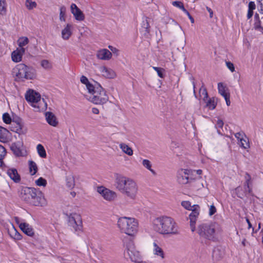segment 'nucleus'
Segmentation results:
<instances>
[{
    "mask_svg": "<svg viewBox=\"0 0 263 263\" xmlns=\"http://www.w3.org/2000/svg\"><path fill=\"white\" fill-rule=\"evenodd\" d=\"M116 187L129 200H136L138 186L135 180L126 176L116 174L115 175Z\"/></svg>",
    "mask_w": 263,
    "mask_h": 263,
    "instance_id": "nucleus-1",
    "label": "nucleus"
},
{
    "mask_svg": "<svg viewBox=\"0 0 263 263\" xmlns=\"http://www.w3.org/2000/svg\"><path fill=\"white\" fill-rule=\"evenodd\" d=\"M154 230L158 233L166 235H177L180 234L178 224L171 217L163 216L153 220Z\"/></svg>",
    "mask_w": 263,
    "mask_h": 263,
    "instance_id": "nucleus-2",
    "label": "nucleus"
},
{
    "mask_svg": "<svg viewBox=\"0 0 263 263\" xmlns=\"http://www.w3.org/2000/svg\"><path fill=\"white\" fill-rule=\"evenodd\" d=\"M21 199L30 205L44 207L47 205L44 194L39 189L34 187H25L21 193Z\"/></svg>",
    "mask_w": 263,
    "mask_h": 263,
    "instance_id": "nucleus-3",
    "label": "nucleus"
},
{
    "mask_svg": "<svg viewBox=\"0 0 263 263\" xmlns=\"http://www.w3.org/2000/svg\"><path fill=\"white\" fill-rule=\"evenodd\" d=\"M89 88L88 93L85 97L90 102L95 104L103 105L108 101V97L99 84L95 83L94 86H89Z\"/></svg>",
    "mask_w": 263,
    "mask_h": 263,
    "instance_id": "nucleus-4",
    "label": "nucleus"
},
{
    "mask_svg": "<svg viewBox=\"0 0 263 263\" xmlns=\"http://www.w3.org/2000/svg\"><path fill=\"white\" fill-rule=\"evenodd\" d=\"M138 225L137 220L131 217H120L117 222L120 231L130 236L136 235L138 231Z\"/></svg>",
    "mask_w": 263,
    "mask_h": 263,
    "instance_id": "nucleus-5",
    "label": "nucleus"
},
{
    "mask_svg": "<svg viewBox=\"0 0 263 263\" xmlns=\"http://www.w3.org/2000/svg\"><path fill=\"white\" fill-rule=\"evenodd\" d=\"M25 98L34 108V111H44L47 109V104L44 99H41L39 92L33 90H29L25 95Z\"/></svg>",
    "mask_w": 263,
    "mask_h": 263,
    "instance_id": "nucleus-6",
    "label": "nucleus"
},
{
    "mask_svg": "<svg viewBox=\"0 0 263 263\" xmlns=\"http://www.w3.org/2000/svg\"><path fill=\"white\" fill-rule=\"evenodd\" d=\"M181 205L185 209L192 211L189 215L190 226L192 232H194L196 229V223L200 213V206L197 204L191 205L189 201H183L181 202Z\"/></svg>",
    "mask_w": 263,
    "mask_h": 263,
    "instance_id": "nucleus-7",
    "label": "nucleus"
},
{
    "mask_svg": "<svg viewBox=\"0 0 263 263\" xmlns=\"http://www.w3.org/2000/svg\"><path fill=\"white\" fill-rule=\"evenodd\" d=\"M202 170L190 171L188 170L181 169L177 172V181L181 184H189L192 176L201 175Z\"/></svg>",
    "mask_w": 263,
    "mask_h": 263,
    "instance_id": "nucleus-8",
    "label": "nucleus"
},
{
    "mask_svg": "<svg viewBox=\"0 0 263 263\" xmlns=\"http://www.w3.org/2000/svg\"><path fill=\"white\" fill-rule=\"evenodd\" d=\"M32 69L25 64H20L12 69V73L18 78L32 79L34 76Z\"/></svg>",
    "mask_w": 263,
    "mask_h": 263,
    "instance_id": "nucleus-9",
    "label": "nucleus"
},
{
    "mask_svg": "<svg viewBox=\"0 0 263 263\" xmlns=\"http://www.w3.org/2000/svg\"><path fill=\"white\" fill-rule=\"evenodd\" d=\"M198 233L200 236L213 240L214 238V224L212 222L202 224L198 227Z\"/></svg>",
    "mask_w": 263,
    "mask_h": 263,
    "instance_id": "nucleus-10",
    "label": "nucleus"
},
{
    "mask_svg": "<svg viewBox=\"0 0 263 263\" xmlns=\"http://www.w3.org/2000/svg\"><path fill=\"white\" fill-rule=\"evenodd\" d=\"M126 247L125 253L127 254L130 260L136 263H140L141 255L136 250L133 242L131 241L127 243Z\"/></svg>",
    "mask_w": 263,
    "mask_h": 263,
    "instance_id": "nucleus-11",
    "label": "nucleus"
},
{
    "mask_svg": "<svg viewBox=\"0 0 263 263\" xmlns=\"http://www.w3.org/2000/svg\"><path fill=\"white\" fill-rule=\"evenodd\" d=\"M68 223L76 231H80L82 228V219L78 214H70L69 216Z\"/></svg>",
    "mask_w": 263,
    "mask_h": 263,
    "instance_id": "nucleus-12",
    "label": "nucleus"
},
{
    "mask_svg": "<svg viewBox=\"0 0 263 263\" xmlns=\"http://www.w3.org/2000/svg\"><path fill=\"white\" fill-rule=\"evenodd\" d=\"M97 191L105 200L109 202L113 201L117 197L115 192L103 186L98 187Z\"/></svg>",
    "mask_w": 263,
    "mask_h": 263,
    "instance_id": "nucleus-13",
    "label": "nucleus"
},
{
    "mask_svg": "<svg viewBox=\"0 0 263 263\" xmlns=\"http://www.w3.org/2000/svg\"><path fill=\"white\" fill-rule=\"evenodd\" d=\"M217 88L218 93L224 98L227 105L229 106L231 104L230 93L227 84L222 82L218 83Z\"/></svg>",
    "mask_w": 263,
    "mask_h": 263,
    "instance_id": "nucleus-14",
    "label": "nucleus"
},
{
    "mask_svg": "<svg viewBox=\"0 0 263 263\" xmlns=\"http://www.w3.org/2000/svg\"><path fill=\"white\" fill-rule=\"evenodd\" d=\"M190 185L193 190L198 191L204 186V180L200 175L192 176L190 179Z\"/></svg>",
    "mask_w": 263,
    "mask_h": 263,
    "instance_id": "nucleus-15",
    "label": "nucleus"
},
{
    "mask_svg": "<svg viewBox=\"0 0 263 263\" xmlns=\"http://www.w3.org/2000/svg\"><path fill=\"white\" fill-rule=\"evenodd\" d=\"M98 68L99 72L105 78L114 79L117 76L115 71L110 68H108L104 66H101L99 67Z\"/></svg>",
    "mask_w": 263,
    "mask_h": 263,
    "instance_id": "nucleus-16",
    "label": "nucleus"
},
{
    "mask_svg": "<svg viewBox=\"0 0 263 263\" xmlns=\"http://www.w3.org/2000/svg\"><path fill=\"white\" fill-rule=\"evenodd\" d=\"M251 185V184L248 183V185H247L246 183H244L243 186L242 187L243 188V192H240V190H242L241 186H238L236 188L235 192L237 196L239 198H242L248 194L251 193L252 191V188L250 186Z\"/></svg>",
    "mask_w": 263,
    "mask_h": 263,
    "instance_id": "nucleus-17",
    "label": "nucleus"
},
{
    "mask_svg": "<svg viewBox=\"0 0 263 263\" xmlns=\"http://www.w3.org/2000/svg\"><path fill=\"white\" fill-rule=\"evenodd\" d=\"M71 12L75 18L78 21H83L85 18L82 11L74 4H72L70 6Z\"/></svg>",
    "mask_w": 263,
    "mask_h": 263,
    "instance_id": "nucleus-18",
    "label": "nucleus"
},
{
    "mask_svg": "<svg viewBox=\"0 0 263 263\" xmlns=\"http://www.w3.org/2000/svg\"><path fill=\"white\" fill-rule=\"evenodd\" d=\"M23 146V143L22 142L17 141L15 143H13L11 145V149L13 152L14 154L17 156H23V153L22 150V146Z\"/></svg>",
    "mask_w": 263,
    "mask_h": 263,
    "instance_id": "nucleus-19",
    "label": "nucleus"
},
{
    "mask_svg": "<svg viewBox=\"0 0 263 263\" xmlns=\"http://www.w3.org/2000/svg\"><path fill=\"white\" fill-rule=\"evenodd\" d=\"M21 230L26 235L29 236H33L34 235V232L31 226L28 223L23 222L19 224Z\"/></svg>",
    "mask_w": 263,
    "mask_h": 263,
    "instance_id": "nucleus-20",
    "label": "nucleus"
},
{
    "mask_svg": "<svg viewBox=\"0 0 263 263\" xmlns=\"http://www.w3.org/2000/svg\"><path fill=\"white\" fill-rule=\"evenodd\" d=\"M46 120L47 123L51 126L55 127L58 124V121L55 116L51 112L48 111L45 112Z\"/></svg>",
    "mask_w": 263,
    "mask_h": 263,
    "instance_id": "nucleus-21",
    "label": "nucleus"
},
{
    "mask_svg": "<svg viewBox=\"0 0 263 263\" xmlns=\"http://www.w3.org/2000/svg\"><path fill=\"white\" fill-rule=\"evenodd\" d=\"M97 57L102 60H108L111 59L112 53L110 50H98Z\"/></svg>",
    "mask_w": 263,
    "mask_h": 263,
    "instance_id": "nucleus-22",
    "label": "nucleus"
},
{
    "mask_svg": "<svg viewBox=\"0 0 263 263\" xmlns=\"http://www.w3.org/2000/svg\"><path fill=\"white\" fill-rule=\"evenodd\" d=\"M11 130L19 134H25L27 132V129L24 128L22 124L16 122H13L11 125Z\"/></svg>",
    "mask_w": 263,
    "mask_h": 263,
    "instance_id": "nucleus-23",
    "label": "nucleus"
},
{
    "mask_svg": "<svg viewBox=\"0 0 263 263\" xmlns=\"http://www.w3.org/2000/svg\"><path fill=\"white\" fill-rule=\"evenodd\" d=\"M7 174L15 182H18L21 180L20 176L15 168H10L8 170Z\"/></svg>",
    "mask_w": 263,
    "mask_h": 263,
    "instance_id": "nucleus-24",
    "label": "nucleus"
},
{
    "mask_svg": "<svg viewBox=\"0 0 263 263\" xmlns=\"http://www.w3.org/2000/svg\"><path fill=\"white\" fill-rule=\"evenodd\" d=\"M25 50H13L11 53L12 60L16 63L22 61Z\"/></svg>",
    "mask_w": 263,
    "mask_h": 263,
    "instance_id": "nucleus-25",
    "label": "nucleus"
},
{
    "mask_svg": "<svg viewBox=\"0 0 263 263\" xmlns=\"http://www.w3.org/2000/svg\"><path fill=\"white\" fill-rule=\"evenodd\" d=\"M72 25L67 24L66 27L62 30V37L64 40H68L72 34Z\"/></svg>",
    "mask_w": 263,
    "mask_h": 263,
    "instance_id": "nucleus-26",
    "label": "nucleus"
},
{
    "mask_svg": "<svg viewBox=\"0 0 263 263\" xmlns=\"http://www.w3.org/2000/svg\"><path fill=\"white\" fill-rule=\"evenodd\" d=\"M254 28L255 30L259 31L263 34V27L261 26V22L259 14L257 13L254 15Z\"/></svg>",
    "mask_w": 263,
    "mask_h": 263,
    "instance_id": "nucleus-27",
    "label": "nucleus"
},
{
    "mask_svg": "<svg viewBox=\"0 0 263 263\" xmlns=\"http://www.w3.org/2000/svg\"><path fill=\"white\" fill-rule=\"evenodd\" d=\"M153 253L156 256L160 257L161 259L165 258V254L162 249L160 247L156 242L153 243Z\"/></svg>",
    "mask_w": 263,
    "mask_h": 263,
    "instance_id": "nucleus-28",
    "label": "nucleus"
},
{
    "mask_svg": "<svg viewBox=\"0 0 263 263\" xmlns=\"http://www.w3.org/2000/svg\"><path fill=\"white\" fill-rule=\"evenodd\" d=\"M141 32L144 36L146 37H148L149 32V25L147 18H145V20L143 21Z\"/></svg>",
    "mask_w": 263,
    "mask_h": 263,
    "instance_id": "nucleus-29",
    "label": "nucleus"
},
{
    "mask_svg": "<svg viewBox=\"0 0 263 263\" xmlns=\"http://www.w3.org/2000/svg\"><path fill=\"white\" fill-rule=\"evenodd\" d=\"M66 184L70 189H73L75 186V179L72 174L68 175L66 178Z\"/></svg>",
    "mask_w": 263,
    "mask_h": 263,
    "instance_id": "nucleus-30",
    "label": "nucleus"
},
{
    "mask_svg": "<svg viewBox=\"0 0 263 263\" xmlns=\"http://www.w3.org/2000/svg\"><path fill=\"white\" fill-rule=\"evenodd\" d=\"M142 164L145 168H146L147 170L149 171L153 175H154V176L156 175L157 173L152 168V164L149 160H147V159L142 160Z\"/></svg>",
    "mask_w": 263,
    "mask_h": 263,
    "instance_id": "nucleus-31",
    "label": "nucleus"
},
{
    "mask_svg": "<svg viewBox=\"0 0 263 263\" xmlns=\"http://www.w3.org/2000/svg\"><path fill=\"white\" fill-rule=\"evenodd\" d=\"M120 148L122 149V152L128 156H132L133 155V151L131 147L124 143H120L119 145Z\"/></svg>",
    "mask_w": 263,
    "mask_h": 263,
    "instance_id": "nucleus-32",
    "label": "nucleus"
},
{
    "mask_svg": "<svg viewBox=\"0 0 263 263\" xmlns=\"http://www.w3.org/2000/svg\"><path fill=\"white\" fill-rule=\"evenodd\" d=\"M17 43L18 46L21 48V49H25L23 47L29 43V40L27 37L22 36L18 39Z\"/></svg>",
    "mask_w": 263,
    "mask_h": 263,
    "instance_id": "nucleus-33",
    "label": "nucleus"
},
{
    "mask_svg": "<svg viewBox=\"0 0 263 263\" xmlns=\"http://www.w3.org/2000/svg\"><path fill=\"white\" fill-rule=\"evenodd\" d=\"M8 133L6 128L0 126V141L4 142L6 140Z\"/></svg>",
    "mask_w": 263,
    "mask_h": 263,
    "instance_id": "nucleus-34",
    "label": "nucleus"
},
{
    "mask_svg": "<svg viewBox=\"0 0 263 263\" xmlns=\"http://www.w3.org/2000/svg\"><path fill=\"white\" fill-rule=\"evenodd\" d=\"M10 236L14 239L20 240L21 239V234L13 227L12 229L9 231Z\"/></svg>",
    "mask_w": 263,
    "mask_h": 263,
    "instance_id": "nucleus-35",
    "label": "nucleus"
},
{
    "mask_svg": "<svg viewBox=\"0 0 263 263\" xmlns=\"http://www.w3.org/2000/svg\"><path fill=\"white\" fill-rule=\"evenodd\" d=\"M239 145L243 149H247L250 147L248 139L246 137L242 139H240L238 142Z\"/></svg>",
    "mask_w": 263,
    "mask_h": 263,
    "instance_id": "nucleus-36",
    "label": "nucleus"
},
{
    "mask_svg": "<svg viewBox=\"0 0 263 263\" xmlns=\"http://www.w3.org/2000/svg\"><path fill=\"white\" fill-rule=\"evenodd\" d=\"M36 149L39 156L41 158H44L46 157L45 149L42 144H39L36 146Z\"/></svg>",
    "mask_w": 263,
    "mask_h": 263,
    "instance_id": "nucleus-37",
    "label": "nucleus"
},
{
    "mask_svg": "<svg viewBox=\"0 0 263 263\" xmlns=\"http://www.w3.org/2000/svg\"><path fill=\"white\" fill-rule=\"evenodd\" d=\"M29 170L31 175L35 174L37 171V167L36 163L33 161H29Z\"/></svg>",
    "mask_w": 263,
    "mask_h": 263,
    "instance_id": "nucleus-38",
    "label": "nucleus"
},
{
    "mask_svg": "<svg viewBox=\"0 0 263 263\" xmlns=\"http://www.w3.org/2000/svg\"><path fill=\"white\" fill-rule=\"evenodd\" d=\"M80 81L83 84H85L87 89L88 90V92L89 91V86L95 85V84H93L92 83H90L88 79L84 76L81 77Z\"/></svg>",
    "mask_w": 263,
    "mask_h": 263,
    "instance_id": "nucleus-39",
    "label": "nucleus"
},
{
    "mask_svg": "<svg viewBox=\"0 0 263 263\" xmlns=\"http://www.w3.org/2000/svg\"><path fill=\"white\" fill-rule=\"evenodd\" d=\"M6 154V149L4 147L0 145V166L3 164V159Z\"/></svg>",
    "mask_w": 263,
    "mask_h": 263,
    "instance_id": "nucleus-40",
    "label": "nucleus"
},
{
    "mask_svg": "<svg viewBox=\"0 0 263 263\" xmlns=\"http://www.w3.org/2000/svg\"><path fill=\"white\" fill-rule=\"evenodd\" d=\"M66 11V8L65 6H62L60 8V20L61 21L65 22V14Z\"/></svg>",
    "mask_w": 263,
    "mask_h": 263,
    "instance_id": "nucleus-41",
    "label": "nucleus"
},
{
    "mask_svg": "<svg viewBox=\"0 0 263 263\" xmlns=\"http://www.w3.org/2000/svg\"><path fill=\"white\" fill-rule=\"evenodd\" d=\"M41 64L42 67L46 69H50L52 68V65L49 61L43 60L41 62Z\"/></svg>",
    "mask_w": 263,
    "mask_h": 263,
    "instance_id": "nucleus-42",
    "label": "nucleus"
},
{
    "mask_svg": "<svg viewBox=\"0 0 263 263\" xmlns=\"http://www.w3.org/2000/svg\"><path fill=\"white\" fill-rule=\"evenodd\" d=\"M26 6L29 10H31L36 7V3L31 0H26Z\"/></svg>",
    "mask_w": 263,
    "mask_h": 263,
    "instance_id": "nucleus-43",
    "label": "nucleus"
},
{
    "mask_svg": "<svg viewBox=\"0 0 263 263\" xmlns=\"http://www.w3.org/2000/svg\"><path fill=\"white\" fill-rule=\"evenodd\" d=\"M35 184L39 186H45L47 184V181L43 178L40 177L35 181Z\"/></svg>",
    "mask_w": 263,
    "mask_h": 263,
    "instance_id": "nucleus-44",
    "label": "nucleus"
},
{
    "mask_svg": "<svg viewBox=\"0 0 263 263\" xmlns=\"http://www.w3.org/2000/svg\"><path fill=\"white\" fill-rule=\"evenodd\" d=\"M223 122L221 119H218L217 121V126L216 128H217V133L220 135H222V133L221 131V130L219 128H222V127L223 126ZM222 130V129H221Z\"/></svg>",
    "mask_w": 263,
    "mask_h": 263,
    "instance_id": "nucleus-45",
    "label": "nucleus"
},
{
    "mask_svg": "<svg viewBox=\"0 0 263 263\" xmlns=\"http://www.w3.org/2000/svg\"><path fill=\"white\" fill-rule=\"evenodd\" d=\"M200 97L203 100L205 101L208 99V93L205 88H200L199 90Z\"/></svg>",
    "mask_w": 263,
    "mask_h": 263,
    "instance_id": "nucleus-46",
    "label": "nucleus"
},
{
    "mask_svg": "<svg viewBox=\"0 0 263 263\" xmlns=\"http://www.w3.org/2000/svg\"><path fill=\"white\" fill-rule=\"evenodd\" d=\"M6 11V6L4 0H0V14H3Z\"/></svg>",
    "mask_w": 263,
    "mask_h": 263,
    "instance_id": "nucleus-47",
    "label": "nucleus"
},
{
    "mask_svg": "<svg viewBox=\"0 0 263 263\" xmlns=\"http://www.w3.org/2000/svg\"><path fill=\"white\" fill-rule=\"evenodd\" d=\"M3 120L6 124H10L11 123L12 120L10 116L8 113H4L3 115Z\"/></svg>",
    "mask_w": 263,
    "mask_h": 263,
    "instance_id": "nucleus-48",
    "label": "nucleus"
},
{
    "mask_svg": "<svg viewBox=\"0 0 263 263\" xmlns=\"http://www.w3.org/2000/svg\"><path fill=\"white\" fill-rule=\"evenodd\" d=\"M153 68L157 71V74L159 77L161 78L164 77L163 71L164 70L163 68L157 67H153Z\"/></svg>",
    "mask_w": 263,
    "mask_h": 263,
    "instance_id": "nucleus-49",
    "label": "nucleus"
},
{
    "mask_svg": "<svg viewBox=\"0 0 263 263\" xmlns=\"http://www.w3.org/2000/svg\"><path fill=\"white\" fill-rule=\"evenodd\" d=\"M245 183H246L247 185H248V184H252V178L251 176L248 173H246L245 175Z\"/></svg>",
    "mask_w": 263,
    "mask_h": 263,
    "instance_id": "nucleus-50",
    "label": "nucleus"
},
{
    "mask_svg": "<svg viewBox=\"0 0 263 263\" xmlns=\"http://www.w3.org/2000/svg\"><path fill=\"white\" fill-rule=\"evenodd\" d=\"M172 4L173 6L180 8L183 11H184V10H185V9L184 8V7L183 6V3H181V2H177V1L173 2Z\"/></svg>",
    "mask_w": 263,
    "mask_h": 263,
    "instance_id": "nucleus-51",
    "label": "nucleus"
},
{
    "mask_svg": "<svg viewBox=\"0 0 263 263\" xmlns=\"http://www.w3.org/2000/svg\"><path fill=\"white\" fill-rule=\"evenodd\" d=\"M235 138L238 140V142L240 141V139H242L243 138H245L246 136H245V134L243 133H236L235 134Z\"/></svg>",
    "mask_w": 263,
    "mask_h": 263,
    "instance_id": "nucleus-52",
    "label": "nucleus"
},
{
    "mask_svg": "<svg viewBox=\"0 0 263 263\" xmlns=\"http://www.w3.org/2000/svg\"><path fill=\"white\" fill-rule=\"evenodd\" d=\"M226 66L232 72H234L235 71V67L234 64L229 61H227L226 62Z\"/></svg>",
    "mask_w": 263,
    "mask_h": 263,
    "instance_id": "nucleus-53",
    "label": "nucleus"
},
{
    "mask_svg": "<svg viewBox=\"0 0 263 263\" xmlns=\"http://www.w3.org/2000/svg\"><path fill=\"white\" fill-rule=\"evenodd\" d=\"M258 11L261 14H263V0H257Z\"/></svg>",
    "mask_w": 263,
    "mask_h": 263,
    "instance_id": "nucleus-54",
    "label": "nucleus"
},
{
    "mask_svg": "<svg viewBox=\"0 0 263 263\" xmlns=\"http://www.w3.org/2000/svg\"><path fill=\"white\" fill-rule=\"evenodd\" d=\"M256 8V5L254 2H250L249 3L248 5V10H251L252 11H254Z\"/></svg>",
    "mask_w": 263,
    "mask_h": 263,
    "instance_id": "nucleus-55",
    "label": "nucleus"
},
{
    "mask_svg": "<svg viewBox=\"0 0 263 263\" xmlns=\"http://www.w3.org/2000/svg\"><path fill=\"white\" fill-rule=\"evenodd\" d=\"M179 146H180V144L176 142L173 141L171 143V147L173 150H174L175 149H176L177 147H179Z\"/></svg>",
    "mask_w": 263,
    "mask_h": 263,
    "instance_id": "nucleus-56",
    "label": "nucleus"
},
{
    "mask_svg": "<svg viewBox=\"0 0 263 263\" xmlns=\"http://www.w3.org/2000/svg\"><path fill=\"white\" fill-rule=\"evenodd\" d=\"M217 250L219 252L218 257L221 258L224 254V250L221 247L217 248Z\"/></svg>",
    "mask_w": 263,
    "mask_h": 263,
    "instance_id": "nucleus-57",
    "label": "nucleus"
},
{
    "mask_svg": "<svg viewBox=\"0 0 263 263\" xmlns=\"http://www.w3.org/2000/svg\"><path fill=\"white\" fill-rule=\"evenodd\" d=\"M183 12L188 16L189 19L191 20V23H194V20L193 17L191 15L190 13L186 9L184 10Z\"/></svg>",
    "mask_w": 263,
    "mask_h": 263,
    "instance_id": "nucleus-58",
    "label": "nucleus"
},
{
    "mask_svg": "<svg viewBox=\"0 0 263 263\" xmlns=\"http://www.w3.org/2000/svg\"><path fill=\"white\" fill-rule=\"evenodd\" d=\"M253 15V11H251V10H248V13H247V18L248 19H250L251 18L252 16Z\"/></svg>",
    "mask_w": 263,
    "mask_h": 263,
    "instance_id": "nucleus-59",
    "label": "nucleus"
},
{
    "mask_svg": "<svg viewBox=\"0 0 263 263\" xmlns=\"http://www.w3.org/2000/svg\"><path fill=\"white\" fill-rule=\"evenodd\" d=\"M206 106H209V108L211 109H214V105L211 104V100L208 101Z\"/></svg>",
    "mask_w": 263,
    "mask_h": 263,
    "instance_id": "nucleus-60",
    "label": "nucleus"
},
{
    "mask_svg": "<svg viewBox=\"0 0 263 263\" xmlns=\"http://www.w3.org/2000/svg\"><path fill=\"white\" fill-rule=\"evenodd\" d=\"M92 112L93 114L97 115L99 113V110L98 108L94 107L92 108Z\"/></svg>",
    "mask_w": 263,
    "mask_h": 263,
    "instance_id": "nucleus-61",
    "label": "nucleus"
},
{
    "mask_svg": "<svg viewBox=\"0 0 263 263\" xmlns=\"http://www.w3.org/2000/svg\"><path fill=\"white\" fill-rule=\"evenodd\" d=\"M209 214L210 215H212L214 214V205H211Z\"/></svg>",
    "mask_w": 263,
    "mask_h": 263,
    "instance_id": "nucleus-62",
    "label": "nucleus"
},
{
    "mask_svg": "<svg viewBox=\"0 0 263 263\" xmlns=\"http://www.w3.org/2000/svg\"><path fill=\"white\" fill-rule=\"evenodd\" d=\"M206 9L210 13V17H212L213 13L212 10L211 8H209L208 7H206Z\"/></svg>",
    "mask_w": 263,
    "mask_h": 263,
    "instance_id": "nucleus-63",
    "label": "nucleus"
},
{
    "mask_svg": "<svg viewBox=\"0 0 263 263\" xmlns=\"http://www.w3.org/2000/svg\"><path fill=\"white\" fill-rule=\"evenodd\" d=\"M246 220L248 224L249 228H251L252 227V225H251V222H250L248 218H247Z\"/></svg>",
    "mask_w": 263,
    "mask_h": 263,
    "instance_id": "nucleus-64",
    "label": "nucleus"
}]
</instances>
